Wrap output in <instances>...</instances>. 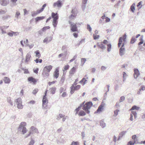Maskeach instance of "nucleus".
<instances>
[{
  "mask_svg": "<svg viewBox=\"0 0 145 145\" xmlns=\"http://www.w3.org/2000/svg\"><path fill=\"white\" fill-rule=\"evenodd\" d=\"M85 101L81 103L80 106L76 108L75 110L78 112L80 109L81 107H82V109L84 110L86 113L88 114L90 113V111L89 109L93 105V103L91 101L86 102L85 104Z\"/></svg>",
  "mask_w": 145,
  "mask_h": 145,
  "instance_id": "1",
  "label": "nucleus"
},
{
  "mask_svg": "<svg viewBox=\"0 0 145 145\" xmlns=\"http://www.w3.org/2000/svg\"><path fill=\"white\" fill-rule=\"evenodd\" d=\"M53 67L52 66L50 65L46 66L44 68L42 75L44 79L47 78L49 76V72Z\"/></svg>",
  "mask_w": 145,
  "mask_h": 145,
  "instance_id": "2",
  "label": "nucleus"
},
{
  "mask_svg": "<svg viewBox=\"0 0 145 145\" xmlns=\"http://www.w3.org/2000/svg\"><path fill=\"white\" fill-rule=\"evenodd\" d=\"M26 123L25 122H22L18 127V129L19 131H21L23 134H24L26 133L27 130L25 126L26 125Z\"/></svg>",
  "mask_w": 145,
  "mask_h": 145,
  "instance_id": "3",
  "label": "nucleus"
},
{
  "mask_svg": "<svg viewBox=\"0 0 145 145\" xmlns=\"http://www.w3.org/2000/svg\"><path fill=\"white\" fill-rule=\"evenodd\" d=\"M69 23L71 25V31L73 32L77 31H78V29L76 24L70 21Z\"/></svg>",
  "mask_w": 145,
  "mask_h": 145,
  "instance_id": "4",
  "label": "nucleus"
},
{
  "mask_svg": "<svg viewBox=\"0 0 145 145\" xmlns=\"http://www.w3.org/2000/svg\"><path fill=\"white\" fill-rule=\"evenodd\" d=\"M21 98H18L16 100L15 102V105H17V107L18 109H22L23 108V106L22 103V102Z\"/></svg>",
  "mask_w": 145,
  "mask_h": 145,
  "instance_id": "5",
  "label": "nucleus"
},
{
  "mask_svg": "<svg viewBox=\"0 0 145 145\" xmlns=\"http://www.w3.org/2000/svg\"><path fill=\"white\" fill-rule=\"evenodd\" d=\"M31 131L29 132V133L26 136H25V138L28 137L31 134H33V133H37L38 132V129L37 128H36L34 126H31Z\"/></svg>",
  "mask_w": 145,
  "mask_h": 145,
  "instance_id": "6",
  "label": "nucleus"
},
{
  "mask_svg": "<svg viewBox=\"0 0 145 145\" xmlns=\"http://www.w3.org/2000/svg\"><path fill=\"white\" fill-rule=\"evenodd\" d=\"M124 43H122L121 47L120 48L119 50V54L120 55L122 56L125 54V49L124 47Z\"/></svg>",
  "mask_w": 145,
  "mask_h": 145,
  "instance_id": "7",
  "label": "nucleus"
},
{
  "mask_svg": "<svg viewBox=\"0 0 145 145\" xmlns=\"http://www.w3.org/2000/svg\"><path fill=\"white\" fill-rule=\"evenodd\" d=\"M126 35L125 34L123 36V38L122 37H120L119 38V42L118 44V46L119 47H120L121 44L122 42V39H123V40L124 41H125V39H126Z\"/></svg>",
  "mask_w": 145,
  "mask_h": 145,
  "instance_id": "8",
  "label": "nucleus"
},
{
  "mask_svg": "<svg viewBox=\"0 0 145 145\" xmlns=\"http://www.w3.org/2000/svg\"><path fill=\"white\" fill-rule=\"evenodd\" d=\"M42 102V107H43L44 108H46L47 106V104L48 103V100L46 97H43Z\"/></svg>",
  "mask_w": 145,
  "mask_h": 145,
  "instance_id": "9",
  "label": "nucleus"
},
{
  "mask_svg": "<svg viewBox=\"0 0 145 145\" xmlns=\"http://www.w3.org/2000/svg\"><path fill=\"white\" fill-rule=\"evenodd\" d=\"M62 6V3L61 1L60 0H58L57 2H55L53 5V6L54 7H57L60 8Z\"/></svg>",
  "mask_w": 145,
  "mask_h": 145,
  "instance_id": "10",
  "label": "nucleus"
},
{
  "mask_svg": "<svg viewBox=\"0 0 145 145\" xmlns=\"http://www.w3.org/2000/svg\"><path fill=\"white\" fill-rule=\"evenodd\" d=\"M104 104H101L98 107L97 109L95 112L94 113H100L103 109Z\"/></svg>",
  "mask_w": 145,
  "mask_h": 145,
  "instance_id": "11",
  "label": "nucleus"
},
{
  "mask_svg": "<svg viewBox=\"0 0 145 145\" xmlns=\"http://www.w3.org/2000/svg\"><path fill=\"white\" fill-rule=\"evenodd\" d=\"M27 80L28 82H30L31 83L32 82L33 84H35L37 82L38 80L33 77L31 76L28 77L27 78Z\"/></svg>",
  "mask_w": 145,
  "mask_h": 145,
  "instance_id": "12",
  "label": "nucleus"
},
{
  "mask_svg": "<svg viewBox=\"0 0 145 145\" xmlns=\"http://www.w3.org/2000/svg\"><path fill=\"white\" fill-rule=\"evenodd\" d=\"M9 3V0H0V4L3 6H6Z\"/></svg>",
  "mask_w": 145,
  "mask_h": 145,
  "instance_id": "13",
  "label": "nucleus"
},
{
  "mask_svg": "<svg viewBox=\"0 0 145 145\" xmlns=\"http://www.w3.org/2000/svg\"><path fill=\"white\" fill-rule=\"evenodd\" d=\"M134 78L136 79L140 75V72L138 69H134Z\"/></svg>",
  "mask_w": 145,
  "mask_h": 145,
  "instance_id": "14",
  "label": "nucleus"
},
{
  "mask_svg": "<svg viewBox=\"0 0 145 145\" xmlns=\"http://www.w3.org/2000/svg\"><path fill=\"white\" fill-rule=\"evenodd\" d=\"M97 46L100 48H101L103 50H105L106 48V47L105 45H104L103 43H98L97 44Z\"/></svg>",
  "mask_w": 145,
  "mask_h": 145,
  "instance_id": "15",
  "label": "nucleus"
},
{
  "mask_svg": "<svg viewBox=\"0 0 145 145\" xmlns=\"http://www.w3.org/2000/svg\"><path fill=\"white\" fill-rule=\"evenodd\" d=\"M52 18H53V20H57L59 18L58 14L57 13H55L54 12H52Z\"/></svg>",
  "mask_w": 145,
  "mask_h": 145,
  "instance_id": "16",
  "label": "nucleus"
},
{
  "mask_svg": "<svg viewBox=\"0 0 145 145\" xmlns=\"http://www.w3.org/2000/svg\"><path fill=\"white\" fill-rule=\"evenodd\" d=\"M52 37L51 36H50L49 37H47L45 38L43 40V42L44 43H47L48 42H50L51 40H52Z\"/></svg>",
  "mask_w": 145,
  "mask_h": 145,
  "instance_id": "17",
  "label": "nucleus"
},
{
  "mask_svg": "<svg viewBox=\"0 0 145 145\" xmlns=\"http://www.w3.org/2000/svg\"><path fill=\"white\" fill-rule=\"evenodd\" d=\"M88 0H82V7L83 11H84L85 9Z\"/></svg>",
  "mask_w": 145,
  "mask_h": 145,
  "instance_id": "18",
  "label": "nucleus"
},
{
  "mask_svg": "<svg viewBox=\"0 0 145 145\" xmlns=\"http://www.w3.org/2000/svg\"><path fill=\"white\" fill-rule=\"evenodd\" d=\"M59 70L57 68L56 69L54 74V77L56 79L59 76Z\"/></svg>",
  "mask_w": 145,
  "mask_h": 145,
  "instance_id": "19",
  "label": "nucleus"
},
{
  "mask_svg": "<svg viewBox=\"0 0 145 145\" xmlns=\"http://www.w3.org/2000/svg\"><path fill=\"white\" fill-rule=\"evenodd\" d=\"M3 80L5 84H9L10 82V80L9 78L7 77H5Z\"/></svg>",
  "mask_w": 145,
  "mask_h": 145,
  "instance_id": "20",
  "label": "nucleus"
},
{
  "mask_svg": "<svg viewBox=\"0 0 145 145\" xmlns=\"http://www.w3.org/2000/svg\"><path fill=\"white\" fill-rule=\"evenodd\" d=\"M31 57V55L29 53H27L26 56V59L25 61V62L27 63L30 60Z\"/></svg>",
  "mask_w": 145,
  "mask_h": 145,
  "instance_id": "21",
  "label": "nucleus"
},
{
  "mask_svg": "<svg viewBox=\"0 0 145 145\" xmlns=\"http://www.w3.org/2000/svg\"><path fill=\"white\" fill-rule=\"evenodd\" d=\"M11 16L9 15H7L3 16H2V19L3 20H6L10 18Z\"/></svg>",
  "mask_w": 145,
  "mask_h": 145,
  "instance_id": "22",
  "label": "nucleus"
},
{
  "mask_svg": "<svg viewBox=\"0 0 145 145\" xmlns=\"http://www.w3.org/2000/svg\"><path fill=\"white\" fill-rule=\"evenodd\" d=\"M76 68L73 67L69 71V74H73L76 72Z\"/></svg>",
  "mask_w": 145,
  "mask_h": 145,
  "instance_id": "23",
  "label": "nucleus"
},
{
  "mask_svg": "<svg viewBox=\"0 0 145 145\" xmlns=\"http://www.w3.org/2000/svg\"><path fill=\"white\" fill-rule=\"evenodd\" d=\"M46 4H44L42 6V7L39 10H38V12L39 13H41L42 12L45 8L46 7Z\"/></svg>",
  "mask_w": 145,
  "mask_h": 145,
  "instance_id": "24",
  "label": "nucleus"
},
{
  "mask_svg": "<svg viewBox=\"0 0 145 145\" xmlns=\"http://www.w3.org/2000/svg\"><path fill=\"white\" fill-rule=\"evenodd\" d=\"M44 18L45 16H44L37 17L35 18V21L36 22H37L44 19Z\"/></svg>",
  "mask_w": 145,
  "mask_h": 145,
  "instance_id": "25",
  "label": "nucleus"
},
{
  "mask_svg": "<svg viewBox=\"0 0 145 145\" xmlns=\"http://www.w3.org/2000/svg\"><path fill=\"white\" fill-rule=\"evenodd\" d=\"M100 125L103 128H104L106 126V123L103 120H101L100 121Z\"/></svg>",
  "mask_w": 145,
  "mask_h": 145,
  "instance_id": "26",
  "label": "nucleus"
},
{
  "mask_svg": "<svg viewBox=\"0 0 145 145\" xmlns=\"http://www.w3.org/2000/svg\"><path fill=\"white\" fill-rule=\"evenodd\" d=\"M65 117V116L64 115H63L61 114H60L57 116L56 119L57 120H59L61 118H62V117Z\"/></svg>",
  "mask_w": 145,
  "mask_h": 145,
  "instance_id": "27",
  "label": "nucleus"
},
{
  "mask_svg": "<svg viewBox=\"0 0 145 145\" xmlns=\"http://www.w3.org/2000/svg\"><path fill=\"white\" fill-rule=\"evenodd\" d=\"M40 13H39L38 12V10L36 11H33L31 12V16L32 17H34L37 15L38 14H39Z\"/></svg>",
  "mask_w": 145,
  "mask_h": 145,
  "instance_id": "28",
  "label": "nucleus"
},
{
  "mask_svg": "<svg viewBox=\"0 0 145 145\" xmlns=\"http://www.w3.org/2000/svg\"><path fill=\"white\" fill-rule=\"evenodd\" d=\"M78 115L80 116H82L86 115V113L83 110H81L78 113Z\"/></svg>",
  "mask_w": 145,
  "mask_h": 145,
  "instance_id": "29",
  "label": "nucleus"
},
{
  "mask_svg": "<svg viewBox=\"0 0 145 145\" xmlns=\"http://www.w3.org/2000/svg\"><path fill=\"white\" fill-rule=\"evenodd\" d=\"M65 80V74L63 73L60 82H61L62 84L63 83Z\"/></svg>",
  "mask_w": 145,
  "mask_h": 145,
  "instance_id": "30",
  "label": "nucleus"
},
{
  "mask_svg": "<svg viewBox=\"0 0 145 145\" xmlns=\"http://www.w3.org/2000/svg\"><path fill=\"white\" fill-rule=\"evenodd\" d=\"M35 53L36 54V56L38 57V58H39L41 56V55L40 54V52L39 50H37L35 52Z\"/></svg>",
  "mask_w": 145,
  "mask_h": 145,
  "instance_id": "31",
  "label": "nucleus"
},
{
  "mask_svg": "<svg viewBox=\"0 0 145 145\" xmlns=\"http://www.w3.org/2000/svg\"><path fill=\"white\" fill-rule=\"evenodd\" d=\"M50 92L52 94H54L55 93L56 88L55 87H52L50 88Z\"/></svg>",
  "mask_w": 145,
  "mask_h": 145,
  "instance_id": "32",
  "label": "nucleus"
},
{
  "mask_svg": "<svg viewBox=\"0 0 145 145\" xmlns=\"http://www.w3.org/2000/svg\"><path fill=\"white\" fill-rule=\"evenodd\" d=\"M7 102L9 103L11 106L13 105V103L11 102V98L10 97H8L7 98Z\"/></svg>",
  "mask_w": 145,
  "mask_h": 145,
  "instance_id": "33",
  "label": "nucleus"
},
{
  "mask_svg": "<svg viewBox=\"0 0 145 145\" xmlns=\"http://www.w3.org/2000/svg\"><path fill=\"white\" fill-rule=\"evenodd\" d=\"M107 50L108 52H110L111 49V45L110 44H108L107 45Z\"/></svg>",
  "mask_w": 145,
  "mask_h": 145,
  "instance_id": "34",
  "label": "nucleus"
},
{
  "mask_svg": "<svg viewBox=\"0 0 145 145\" xmlns=\"http://www.w3.org/2000/svg\"><path fill=\"white\" fill-rule=\"evenodd\" d=\"M135 4L133 3L130 9L132 12H133L135 10Z\"/></svg>",
  "mask_w": 145,
  "mask_h": 145,
  "instance_id": "35",
  "label": "nucleus"
},
{
  "mask_svg": "<svg viewBox=\"0 0 145 145\" xmlns=\"http://www.w3.org/2000/svg\"><path fill=\"white\" fill-rule=\"evenodd\" d=\"M140 109V107L137 106L136 105H134L133 106L131 110H138Z\"/></svg>",
  "mask_w": 145,
  "mask_h": 145,
  "instance_id": "36",
  "label": "nucleus"
},
{
  "mask_svg": "<svg viewBox=\"0 0 145 145\" xmlns=\"http://www.w3.org/2000/svg\"><path fill=\"white\" fill-rule=\"evenodd\" d=\"M119 111V110L118 109H116V110H114V114L113 116L114 117L118 115V113Z\"/></svg>",
  "mask_w": 145,
  "mask_h": 145,
  "instance_id": "37",
  "label": "nucleus"
},
{
  "mask_svg": "<svg viewBox=\"0 0 145 145\" xmlns=\"http://www.w3.org/2000/svg\"><path fill=\"white\" fill-rule=\"evenodd\" d=\"M57 22V20H53V25L54 27H56Z\"/></svg>",
  "mask_w": 145,
  "mask_h": 145,
  "instance_id": "38",
  "label": "nucleus"
},
{
  "mask_svg": "<svg viewBox=\"0 0 145 145\" xmlns=\"http://www.w3.org/2000/svg\"><path fill=\"white\" fill-rule=\"evenodd\" d=\"M137 40V39L134 37H132L130 41V43L131 44H133Z\"/></svg>",
  "mask_w": 145,
  "mask_h": 145,
  "instance_id": "39",
  "label": "nucleus"
},
{
  "mask_svg": "<svg viewBox=\"0 0 145 145\" xmlns=\"http://www.w3.org/2000/svg\"><path fill=\"white\" fill-rule=\"evenodd\" d=\"M78 81V78L76 79L74 82V83L72 85V88L74 87V86L76 85L77 84V82Z\"/></svg>",
  "mask_w": 145,
  "mask_h": 145,
  "instance_id": "40",
  "label": "nucleus"
},
{
  "mask_svg": "<svg viewBox=\"0 0 145 145\" xmlns=\"http://www.w3.org/2000/svg\"><path fill=\"white\" fill-rule=\"evenodd\" d=\"M80 87V85H77L76 86H74V87H73V89L74 90H76L79 89Z\"/></svg>",
  "mask_w": 145,
  "mask_h": 145,
  "instance_id": "41",
  "label": "nucleus"
},
{
  "mask_svg": "<svg viewBox=\"0 0 145 145\" xmlns=\"http://www.w3.org/2000/svg\"><path fill=\"white\" fill-rule=\"evenodd\" d=\"M126 131H123L121 132L119 134L120 136L122 137L126 133Z\"/></svg>",
  "mask_w": 145,
  "mask_h": 145,
  "instance_id": "42",
  "label": "nucleus"
},
{
  "mask_svg": "<svg viewBox=\"0 0 145 145\" xmlns=\"http://www.w3.org/2000/svg\"><path fill=\"white\" fill-rule=\"evenodd\" d=\"M87 29L89 31L91 32L92 31V28L90 25L89 24H87Z\"/></svg>",
  "mask_w": 145,
  "mask_h": 145,
  "instance_id": "43",
  "label": "nucleus"
},
{
  "mask_svg": "<svg viewBox=\"0 0 145 145\" xmlns=\"http://www.w3.org/2000/svg\"><path fill=\"white\" fill-rule=\"evenodd\" d=\"M93 39L94 40H96L98 39L99 37V35H95L94 34L93 35Z\"/></svg>",
  "mask_w": 145,
  "mask_h": 145,
  "instance_id": "44",
  "label": "nucleus"
},
{
  "mask_svg": "<svg viewBox=\"0 0 145 145\" xmlns=\"http://www.w3.org/2000/svg\"><path fill=\"white\" fill-rule=\"evenodd\" d=\"M7 11L5 10H3L1 9H0V15L3 14H5Z\"/></svg>",
  "mask_w": 145,
  "mask_h": 145,
  "instance_id": "45",
  "label": "nucleus"
},
{
  "mask_svg": "<svg viewBox=\"0 0 145 145\" xmlns=\"http://www.w3.org/2000/svg\"><path fill=\"white\" fill-rule=\"evenodd\" d=\"M79 145V143L77 141L74 142L73 141L72 142L71 145Z\"/></svg>",
  "mask_w": 145,
  "mask_h": 145,
  "instance_id": "46",
  "label": "nucleus"
},
{
  "mask_svg": "<svg viewBox=\"0 0 145 145\" xmlns=\"http://www.w3.org/2000/svg\"><path fill=\"white\" fill-rule=\"evenodd\" d=\"M5 27H0V29H1L2 33L3 34L6 33V32L5 31L3 30V29L5 28Z\"/></svg>",
  "mask_w": 145,
  "mask_h": 145,
  "instance_id": "47",
  "label": "nucleus"
},
{
  "mask_svg": "<svg viewBox=\"0 0 145 145\" xmlns=\"http://www.w3.org/2000/svg\"><path fill=\"white\" fill-rule=\"evenodd\" d=\"M125 99V97L124 96H122L120 97L119 100L120 102H123Z\"/></svg>",
  "mask_w": 145,
  "mask_h": 145,
  "instance_id": "48",
  "label": "nucleus"
},
{
  "mask_svg": "<svg viewBox=\"0 0 145 145\" xmlns=\"http://www.w3.org/2000/svg\"><path fill=\"white\" fill-rule=\"evenodd\" d=\"M86 61V59L84 58H82L81 59V63H82V65H84V63H85V62Z\"/></svg>",
  "mask_w": 145,
  "mask_h": 145,
  "instance_id": "49",
  "label": "nucleus"
},
{
  "mask_svg": "<svg viewBox=\"0 0 145 145\" xmlns=\"http://www.w3.org/2000/svg\"><path fill=\"white\" fill-rule=\"evenodd\" d=\"M115 107H116V108H119V107L120 106V103L117 102L116 103L115 105Z\"/></svg>",
  "mask_w": 145,
  "mask_h": 145,
  "instance_id": "50",
  "label": "nucleus"
},
{
  "mask_svg": "<svg viewBox=\"0 0 145 145\" xmlns=\"http://www.w3.org/2000/svg\"><path fill=\"white\" fill-rule=\"evenodd\" d=\"M50 28V27L49 26H46L43 27L42 29L43 31H45L46 30L49 29Z\"/></svg>",
  "mask_w": 145,
  "mask_h": 145,
  "instance_id": "51",
  "label": "nucleus"
},
{
  "mask_svg": "<svg viewBox=\"0 0 145 145\" xmlns=\"http://www.w3.org/2000/svg\"><path fill=\"white\" fill-rule=\"evenodd\" d=\"M38 91V89H35L33 90L32 93L33 94L35 95L37 93Z\"/></svg>",
  "mask_w": 145,
  "mask_h": 145,
  "instance_id": "52",
  "label": "nucleus"
},
{
  "mask_svg": "<svg viewBox=\"0 0 145 145\" xmlns=\"http://www.w3.org/2000/svg\"><path fill=\"white\" fill-rule=\"evenodd\" d=\"M35 143V141L34 140H32L29 142L28 145H33Z\"/></svg>",
  "mask_w": 145,
  "mask_h": 145,
  "instance_id": "53",
  "label": "nucleus"
},
{
  "mask_svg": "<svg viewBox=\"0 0 145 145\" xmlns=\"http://www.w3.org/2000/svg\"><path fill=\"white\" fill-rule=\"evenodd\" d=\"M20 15V12H17L15 14V16L17 18H18V17Z\"/></svg>",
  "mask_w": 145,
  "mask_h": 145,
  "instance_id": "54",
  "label": "nucleus"
},
{
  "mask_svg": "<svg viewBox=\"0 0 145 145\" xmlns=\"http://www.w3.org/2000/svg\"><path fill=\"white\" fill-rule=\"evenodd\" d=\"M69 65H65L64 67V69L65 70H67L69 69Z\"/></svg>",
  "mask_w": 145,
  "mask_h": 145,
  "instance_id": "55",
  "label": "nucleus"
},
{
  "mask_svg": "<svg viewBox=\"0 0 145 145\" xmlns=\"http://www.w3.org/2000/svg\"><path fill=\"white\" fill-rule=\"evenodd\" d=\"M140 89L141 91H144L145 90V86L143 85L141 86Z\"/></svg>",
  "mask_w": 145,
  "mask_h": 145,
  "instance_id": "56",
  "label": "nucleus"
},
{
  "mask_svg": "<svg viewBox=\"0 0 145 145\" xmlns=\"http://www.w3.org/2000/svg\"><path fill=\"white\" fill-rule=\"evenodd\" d=\"M13 31H12L11 32L8 33L7 35L11 37H12L13 36Z\"/></svg>",
  "mask_w": 145,
  "mask_h": 145,
  "instance_id": "57",
  "label": "nucleus"
},
{
  "mask_svg": "<svg viewBox=\"0 0 145 145\" xmlns=\"http://www.w3.org/2000/svg\"><path fill=\"white\" fill-rule=\"evenodd\" d=\"M119 86L118 84H116L114 87V89L116 91H118L119 89Z\"/></svg>",
  "mask_w": 145,
  "mask_h": 145,
  "instance_id": "58",
  "label": "nucleus"
},
{
  "mask_svg": "<svg viewBox=\"0 0 145 145\" xmlns=\"http://www.w3.org/2000/svg\"><path fill=\"white\" fill-rule=\"evenodd\" d=\"M107 67L104 66H102L101 67V69L102 71H104L106 69Z\"/></svg>",
  "mask_w": 145,
  "mask_h": 145,
  "instance_id": "59",
  "label": "nucleus"
},
{
  "mask_svg": "<svg viewBox=\"0 0 145 145\" xmlns=\"http://www.w3.org/2000/svg\"><path fill=\"white\" fill-rule=\"evenodd\" d=\"M23 70L24 71V73L26 74H27L29 73L28 70L27 69H23Z\"/></svg>",
  "mask_w": 145,
  "mask_h": 145,
  "instance_id": "60",
  "label": "nucleus"
},
{
  "mask_svg": "<svg viewBox=\"0 0 145 145\" xmlns=\"http://www.w3.org/2000/svg\"><path fill=\"white\" fill-rule=\"evenodd\" d=\"M43 31H43L42 29L39 31L38 33L40 35H42L43 34Z\"/></svg>",
  "mask_w": 145,
  "mask_h": 145,
  "instance_id": "61",
  "label": "nucleus"
},
{
  "mask_svg": "<svg viewBox=\"0 0 145 145\" xmlns=\"http://www.w3.org/2000/svg\"><path fill=\"white\" fill-rule=\"evenodd\" d=\"M13 35H14V36H16L19 35V33L17 32H14L13 31L12 32Z\"/></svg>",
  "mask_w": 145,
  "mask_h": 145,
  "instance_id": "62",
  "label": "nucleus"
},
{
  "mask_svg": "<svg viewBox=\"0 0 145 145\" xmlns=\"http://www.w3.org/2000/svg\"><path fill=\"white\" fill-rule=\"evenodd\" d=\"M70 88L71 89V94H72L74 93L75 90H74L73 88H72V86Z\"/></svg>",
  "mask_w": 145,
  "mask_h": 145,
  "instance_id": "63",
  "label": "nucleus"
},
{
  "mask_svg": "<svg viewBox=\"0 0 145 145\" xmlns=\"http://www.w3.org/2000/svg\"><path fill=\"white\" fill-rule=\"evenodd\" d=\"M134 143H133L131 141H129L128 142L127 145H134Z\"/></svg>",
  "mask_w": 145,
  "mask_h": 145,
  "instance_id": "64",
  "label": "nucleus"
}]
</instances>
